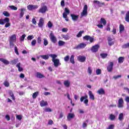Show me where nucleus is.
Segmentation results:
<instances>
[{
  "label": "nucleus",
  "instance_id": "obj_1",
  "mask_svg": "<svg viewBox=\"0 0 129 129\" xmlns=\"http://www.w3.org/2000/svg\"><path fill=\"white\" fill-rule=\"evenodd\" d=\"M49 57L52 58V61L53 62V65L54 67H58V66L61 65V63H60V60L57 58V55L55 54H50Z\"/></svg>",
  "mask_w": 129,
  "mask_h": 129
},
{
  "label": "nucleus",
  "instance_id": "obj_2",
  "mask_svg": "<svg viewBox=\"0 0 129 129\" xmlns=\"http://www.w3.org/2000/svg\"><path fill=\"white\" fill-rule=\"evenodd\" d=\"M5 28L11 27V23H10V18L6 17L5 19H0V25H5Z\"/></svg>",
  "mask_w": 129,
  "mask_h": 129
},
{
  "label": "nucleus",
  "instance_id": "obj_3",
  "mask_svg": "<svg viewBox=\"0 0 129 129\" xmlns=\"http://www.w3.org/2000/svg\"><path fill=\"white\" fill-rule=\"evenodd\" d=\"M16 40H17V37L15 34L12 35L10 37L9 43L11 48H14V46H15L14 43H16Z\"/></svg>",
  "mask_w": 129,
  "mask_h": 129
},
{
  "label": "nucleus",
  "instance_id": "obj_4",
  "mask_svg": "<svg viewBox=\"0 0 129 129\" xmlns=\"http://www.w3.org/2000/svg\"><path fill=\"white\" fill-rule=\"evenodd\" d=\"M70 14V10L68 9L67 8H64V12L62 14V17L63 19H65V20L67 22L69 21V18H68V15Z\"/></svg>",
  "mask_w": 129,
  "mask_h": 129
},
{
  "label": "nucleus",
  "instance_id": "obj_5",
  "mask_svg": "<svg viewBox=\"0 0 129 129\" xmlns=\"http://www.w3.org/2000/svg\"><path fill=\"white\" fill-rule=\"evenodd\" d=\"M49 38L52 43H53V44H56V43H57V38L56 37V36H55L54 33H53V32H51L50 33Z\"/></svg>",
  "mask_w": 129,
  "mask_h": 129
},
{
  "label": "nucleus",
  "instance_id": "obj_6",
  "mask_svg": "<svg viewBox=\"0 0 129 129\" xmlns=\"http://www.w3.org/2000/svg\"><path fill=\"white\" fill-rule=\"evenodd\" d=\"M47 11H48V7L46 5L41 6V7L39 9L38 13H41V14H45Z\"/></svg>",
  "mask_w": 129,
  "mask_h": 129
},
{
  "label": "nucleus",
  "instance_id": "obj_7",
  "mask_svg": "<svg viewBox=\"0 0 129 129\" xmlns=\"http://www.w3.org/2000/svg\"><path fill=\"white\" fill-rule=\"evenodd\" d=\"M87 98H88V96H87V95L81 97L80 98L81 102H83L84 101V103H85V104H86V106L88 105V100L87 99Z\"/></svg>",
  "mask_w": 129,
  "mask_h": 129
},
{
  "label": "nucleus",
  "instance_id": "obj_8",
  "mask_svg": "<svg viewBox=\"0 0 129 129\" xmlns=\"http://www.w3.org/2000/svg\"><path fill=\"white\" fill-rule=\"evenodd\" d=\"M107 70L108 72H112V70H113V62H109V64L107 67Z\"/></svg>",
  "mask_w": 129,
  "mask_h": 129
},
{
  "label": "nucleus",
  "instance_id": "obj_9",
  "mask_svg": "<svg viewBox=\"0 0 129 129\" xmlns=\"http://www.w3.org/2000/svg\"><path fill=\"white\" fill-rule=\"evenodd\" d=\"M39 8L38 5H29L27 6V9L29 11H33V10H37Z\"/></svg>",
  "mask_w": 129,
  "mask_h": 129
},
{
  "label": "nucleus",
  "instance_id": "obj_10",
  "mask_svg": "<svg viewBox=\"0 0 129 129\" xmlns=\"http://www.w3.org/2000/svg\"><path fill=\"white\" fill-rule=\"evenodd\" d=\"M88 9V7L86 5H85L84 7L83 12L81 14L82 17H84V16H87Z\"/></svg>",
  "mask_w": 129,
  "mask_h": 129
},
{
  "label": "nucleus",
  "instance_id": "obj_11",
  "mask_svg": "<svg viewBox=\"0 0 129 129\" xmlns=\"http://www.w3.org/2000/svg\"><path fill=\"white\" fill-rule=\"evenodd\" d=\"M84 40H86V41H90V43H93L94 41V38L93 37H91L89 35H86L83 37Z\"/></svg>",
  "mask_w": 129,
  "mask_h": 129
},
{
  "label": "nucleus",
  "instance_id": "obj_12",
  "mask_svg": "<svg viewBox=\"0 0 129 129\" xmlns=\"http://www.w3.org/2000/svg\"><path fill=\"white\" fill-rule=\"evenodd\" d=\"M86 47V44L84 43H81L79 44H78L75 49H84Z\"/></svg>",
  "mask_w": 129,
  "mask_h": 129
},
{
  "label": "nucleus",
  "instance_id": "obj_13",
  "mask_svg": "<svg viewBox=\"0 0 129 129\" xmlns=\"http://www.w3.org/2000/svg\"><path fill=\"white\" fill-rule=\"evenodd\" d=\"M118 107L119 108L123 107V99L122 98L119 99L118 101Z\"/></svg>",
  "mask_w": 129,
  "mask_h": 129
},
{
  "label": "nucleus",
  "instance_id": "obj_14",
  "mask_svg": "<svg viewBox=\"0 0 129 129\" xmlns=\"http://www.w3.org/2000/svg\"><path fill=\"white\" fill-rule=\"evenodd\" d=\"M44 18L41 17L38 22V27L39 28H43V26H44Z\"/></svg>",
  "mask_w": 129,
  "mask_h": 129
},
{
  "label": "nucleus",
  "instance_id": "obj_15",
  "mask_svg": "<svg viewBox=\"0 0 129 129\" xmlns=\"http://www.w3.org/2000/svg\"><path fill=\"white\" fill-rule=\"evenodd\" d=\"M78 60L79 61V62L83 63V62H85L86 60V57L82 55H79L78 56Z\"/></svg>",
  "mask_w": 129,
  "mask_h": 129
},
{
  "label": "nucleus",
  "instance_id": "obj_16",
  "mask_svg": "<svg viewBox=\"0 0 129 129\" xmlns=\"http://www.w3.org/2000/svg\"><path fill=\"white\" fill-rule=\"evenodd\" d=\"M75 117V114L72 113H69L67 116V119L69 121L71 120L72 118H74Z\"/></svg>",
  "mask_w": 129,
  "mask_h": 129
},
{
  "label": "nucleus",
  "instance_id": "obj_17",
  "mask_svg": "<svg viewBox=\"0 0 129 129\" xmlns=\"http://www.w3.org/2000/svg\"><path fill=\"white\" fill-rule=\"evenodd\" d=\"M0 61L5 65H9L10 64V61L4 58H0Z\"/></svg>",
  "mask_w": 129,
  "mask_h": 129
},
{
  "label": "nucleus",
  "instance_id": "obj_18",
  "mask_svg": "<svg viewBox=\"0 0 129 129\" xmlns=\"http://www.w3.org/2000/svg\"><path fill=\"white\" fill-rule=\"evenodd\" d=\"M71 17L73 21H74V22H76V21H77V20H78V18H79V15H75V14H71Z\"/></svg>",
  "mask_w": 129,
  "mask_h": 129
},
{
  "label": "nucleus",
  "instance_id": "obj_19",
  "mask_svg": "<svg viewBox=\"0 0 129 129\" xmlns=\"http://www.w3.org/2000/svg\"><path fill=\"white\" fill-rule=\"evenodd\" d=\"M98 93L100 95H104L105 94V91L103 88H101L98 90Z\"/></svg>",
  "mask_w": 129,
  "mask_h": 129
},
{
  "label": "nucleus",
  "instance_id": "obj_20",
  "mask_svg": "<svg viewBox=\"0 0 129 129\" xmlns=\"http://www.w3.org/2000/svg\"><path fill=\"white\" fill-rule=\"evenodd\" d=\"M40 105L41 107H44V106H48V102L47 101L42 100L40 102Z\"/></svg>",
  "mask_w": 129,
  "mask_h": 129
},
{
  "label": "nucleus",
  "instance_id": "obj_21",
  "mask_svg": "<svg viewBox=\"0 0 129 129\" xmlns=\"http://www.w3.org/2000/svg\"><path fill=\"white\" fill-rule=\"evenodd\" d=\"M108 44L109 46H112V45H114V41H112V38H111V37L108 38Z\"/></svg>",
  "mask_w": 129,
  "mask_h": 129
},
{
  "label": "nucleus",
  "instance_id": "obj_22",
  "mask_svg": "<svg viewBox=\"0 0 129 129\" xmlns=\"http://www.w3.org/2000/svg\"><path fill=\"white\" fill-rule=\"evenodd\" d=\"M91 50L93 53H96L97 52V44L93 46Z\"/></svg>",
  "mask_w": 129,
  "mask_h": 129
},
{
  "label": "nucleus",
  "instance_id": "obj_23",
  "mask_svg": "<svg viewBox=\"0 0 129 129\" xmlns=\"http://www.w3.org/2000/svg\"><path fill=\"white\" fill-rule=\"evenodd\" d=\"M26 11V9L25 8H22L20 9V18H23L24 17V15L25 14V12Z\"/></svg>",
  "mask_w": 129,
  "mask_h": 129
},
{
  "label": "nucleus",
  "instance_id": "obj_24",
  "mask_svg": "<svg viewBox=\"0 0 129 129\" xmlns=\"http://www.w3.org/2000/svg\"><path fill=\"white\" fill-rule=\"evenodd\" d=\"M36 77L37 78H45V76L42 74H41L40 72H37L36 73Z\"/></svg>",
  "mask_w": 129,
  "mask_h": 129
},
{
  "label": "nucleus",
  "instance_id": "obj_25",
  "mask_svg": "<svg viewBox=\"0 0 129 129\" xmlns=\"http://www.w3.org/2000/svg\"><path fill=\"white\" fill-rule=\"evenodd\" d=\"M18 62H19V58L11 60L10 63L11 64V65H16V64H17Z\"/></svg>",
  "mask_w": 129,
  "mask_h": 129
},
{
  "label": "nucleus",
  "instance_id": "obj_26",
  "mask_svg": "<svg viewBox=\"0 0 129 129\" xmlns=\"http://www.w3.org/2000/svg\"><path fill=\"white\" fill-rule=\"evenodd\" d=\"M124 20L127 23H129V10L126 12Z\"/></svg>",
  "mask_w": 129,
  "mask_h": 129
},
{
  "label": "nucleus",
  "instance_id": "obj_27",
  "mask_svg": "<svg viewBox=\"0 0 129 129\" xmlns=\"http://www.w3.org/2000/svg\"><path fill=\"white\" fill-rule=\"evenodd\" d=\"M89 95L90 97V99H91L92 100H94V95L93 94H92V92L91 91H89Z\"/></svg>",
  "mask_w": 129,
  "mask_h": 129
},
{
  "label": "nucleus",
  "instance_id": "obj_28",
  "mask_svg": "<svg viewBox=\"0 0 129 129\" xmlns=\"http://www.w3.org/2000/svg\"><path fill=\"white\" fill-rule=\"evenodd\" d=\"M61 37L66 41H67V40H69V39H70V36H69V35L68 34H67V35L63 34L61 35Z\"/></svg>",
  "mask_w": 129,
  "mask_h": 129
},
{
  "label": "nucleus",
  "instance_id": "obj_29",
  "mask_svg": "<svg viewBox=\"0 0 129 129\" xmlns=\"http://www.w3.org/2000/svg\"><path fill=\"white\" fill-rule=\"evenodd\" d=\"M49 56H50V54L40 55V57L44 60H48V59H49Z\"/></svg>",
  "mask_w": 129,
  "mask_h": 129
},
{
  "label": "nucleus",
  "instance_id": "obj_30",
  "mask_svg": "<svg viewBox=\"0 0 129 129\" xmlns=\"http://www.w3.org/2000/svg\"><path fill=\"white\" fill-rule=\"evenodd\" d=\"M70 61L72 64H75V61H74V55H72L70 57Z\"/></svg>",
  "mask_w": 129,
  "mask_h": 129
},
{
  "label": "nucleus",
  "instance_id": "obj_31",
  "mask_svg": "<svg viewBox=\"0 0 129 129\" xmlns=\"http://www.w3.org/2000/svg\"><path fill=\"white\" fill-rule=\"evenodd\" d=\"M119 33H121V32H123L124 31V26L122 24L119 25Z\"/></svg>",
  "mask_w": 129,
  "mask_h": 129
},
{
  "label": "nucleus",
  "instance_id": "obj_32",
  "mask_svg": "<svg viewBox=\"0 0 129 129\" xmlns=\"http://www.w3.org/2000/svg\"><path fill=\"white\" fill-rule=\"evenodd\" d=\"M16 67L18 68V71H19V72H22V71H23V69L21 68V63L19 62L17 63L16 65Z\"/></svg>",
  "mask_w": 129,
  "mask_h": 129
},
{
  "label": "nucleus",
  "instance_id": "obj_33",
  "mask_svg": "<svg viewBox=\"0 0 129 129\" xmlns=\"http://www.w3.org/2000/svg\"><path fill=\"white\" fill-rule=\"evenodd\" d=\"M97 6L98 7L101 8V7H103L105 6V3H101V2H100L99 1H97Z\"/></svg>",
  "mask_w": 129,
  "mask_h": 129
},
{
  "label": "nucleus",
  "instance_id": "obj_34",
  "mask_svg": "<svg viewBox=\"0 0 129 129\" xmlns=\"http://www.w3.org/2000/svg\"><path fill=\"white\" fill-rule=\"evenodd\" d=\"M9 95L12 97L13 100H16V98H15V96L14 95V93H13V91H10L9 92Z\"/></svg>",
  "mask_w": 129,
  "mask_h": 129
},
{
  "label": "nucleus",
  "instance_id": "obj_35",
  "mask_svg": "<svg viewBox=\"0 0 129 129\" xmlns=\"http://www.w3.org/2000/svg\"><path fill=\"white\" fill-rule=\"evenodd\" d=\"M58 44L59 47H62V46H64L66 43L64 41H63L62 40H59L58 42Z\"/></svg>",
  "mask_w": 129,
  "mask_h": 129
},
{
  "label": "nucleus",
  "instance_id": "obj_36",
  "mask_svg": "<svg viewBox=\"0 0 129 129\" xmlns=\"http://www.w3.org/2000/svg\"><path fill=\"white\" fill-rule=\"evenodd\" d=\"M64 85L66 87H69L70 86V82L69 81H65L64 82Z\"/></svg>",
  "mask_w": 129,
  "mask_h": 129
},
{
  "label": "nucleus",
  "instance_id": "obj_37",
  "mask_svg": "<svg viewBox=\"0 0 129 129\" xmlns=\"http://www.w3.org/2000/svg\"><path fill=\"white\" fill-rule=\"evenodd\" d=\"M38 95H39V92H35L32 95V98L33 99L37 98V96H38Z\"/></svg>",
  "mask_w": 129,
  "mask_h": 129
},
{
  "label": "nucleus",
  "instance_id": "obj_38",
  "mask_svg": "<svg viewBox=\"0 0 129 129\" xmlns=\"http://www.w3.org/2000/svg\"><path fill=\"white\" fill-rule=\"evenodd\" d=\"M100 23L103 24V26H105L106 25V20L104 18H101Z\"/></svg>",
  "mask_w": 129,
  "mask_h": 129
},
{
  "label": "nucleus",
  "instance_id": "obj_39",
  "mask_svg": "<svg viewBox=\"0 0 129 129\" xmlns=\"http://www.w3.org/2000/svg\"><path fill=\"white\" fill-rule=\"evenodd\" d=\"M118 63H123V61H124V57L122 56H120L118 58Z\"/></svg>",
  "mask_w": 129,
  "mask_h": 129
},
{
  "label": "nucleus",
  "instance_id": "obj_40",
  "mask_svg": "<svg viewBox=\"0 0 129 129\" xmlns=\"http://www.w3.org/2000/svg\"><path fill=\"white\" fill-rule=\"evenodd\" d=\"M3 84L5 86V87H9L10 86V83H9V81L8 80H6L3 83Z\"/></svg>",
  "mask_w": 129,
  "mask_h": 129
},
{
  "label": "nucleus",
  "instance_id": "obj_41",
  "mask_svg": "<svg viewBox=\"0 0 129 129\" xmlns=\"http://www.w3.org/2000/svg\"><path fill=\"white\" fill-rule=\"evenodd\" d=\"M118 119L119 120H120V121L123 120V113H121L119 114Z\"/></svg>",
  "mask_w": 129,
  "mask_h": 129
},
{
  "label": "nucleus",
  "instance_id": "obj_42",
  "mask_svg": "<svg viewBox=\"0 0 129 129\" xmlns=\"http://www.w3.org/2000/svg\"><path fill=\"white\" fill-rule=\"evenodd\" d=\"M9 8L13 11H17L18 10V7H15V6H10Z\"/></svg>",
  "mask_w": 129,
  "mask_h": 129
},
{
  "label": "nucleus",
  "instance_id": "obj_43",
  "mask_svg": "<svg viewBox=\"0 0 129 129\" xmlns=\"http://www.w3.org/2000/svg\"><path fill=\"white\" fill-rule=\"evenodd\" d=\"M43 44L44 46H47L48 44H49V42H48V40H47V38H43Z\"/></svg>",
  "mask_w": 129,
  "mask_h": 129
},
{
  "label": "nucleus",
  "instance_id": "obj_44",
  "mask_svg": "<svg viewBox=\"0 0 129 129\" xmlns=\"http://www.w3.org/2000/svg\"><path fill=\"white\" fill-rule=\"evenodd\" d=\"M109 119L110 120H113L114 119H115V116L112 114H110L109 115Z\"/></svg>",
  "mask_w": 129,
  "mask_h": 129
},
{
  "label": "nucleus",
  "instance_id": "obj_45",
  "mask_svg": "<svg viewBox=\"0 0 129 129\" xmlns=\"http://www.w3.org/2000/svg\"><path fill=\"white\" fill-rule=\"evenodd\" d=\"M107 53H101L100 54V56L102 58V59H105L107 57Z\"/></svg>",
  "mask_w": 129,
  "mask_h": 129
},
{
  "label": "nucleus",
  "instance_id": "obj_46",
  "mask_svg": "<svg viewBox=\"0 0 129 129\" xmlns=\"http://www.w3.org/2000/svg\"><path fill=\"white\" fill-rule=\"evenodd\" d=\"M69 59H70V56L67 55L64 57V61H65V62H68V61H69Z\"/></svg>",
  "mask_w": 129,
  "mask_h": 129
},
{
  "label": "nucleus",
  "instance_id": "obj_47",
  "mask_svg": "<svg viewBox=\"0 0 129 129\" xmlns=\"http://www.w3.org/2000/svg\"><path fill=\"white\" fill-rule=\"evenodd\" d=\"M3 15L5 16V17H10L11 16V14L7 11H4L3 12Z\"/></svg>",
  "mask_w": 129,
  "mask_h": 129
},
{
  "label": "nucleus",
  "instance_id": "obj_48",
  "mask_svg": "<svg viewBox=\"0 0 129 129\" xmlns=\"http://www.w3.org/2000/svg\"><path fill=\"white\" fill-rule=\"evenodd\" d=\"M84 33V31H80L78 34L77 35V38H80V37L82 36V33Z\"/></svg>",
  "mask_w": 129,
  "mask_h": 129
},
{
  "label": "nucleus",
  "instance_id": "obj_49",
  "mask_svg": "<svg viewBox=\"0 0 129 129\" xmlns=\"http://www.w3.org/2000/svg\"><path fill=\"white\" fill-rule=\"evenodd\" d=\"M47 27L51 29V28H52V27H53V24L52 23V22H51V21H49L47 23Z\"/></svg>",
  "mask_w": 129,
  "mask_h": 129
},
{
  "label": "nucleus",
  "instance_id": "obj_50",
  "mask_svg": "<svg viewBox=\"0 0 129 129\" xmlns=\"http://www.w3.org/2000/svg\"><path fill=\"white\" fill-rule=\"evenodd\" d=\"M88 73L89 74V75H91L92 74V70L91 69V67H89L88 68Z\"/></svg>",
  "mask_w": 129,
  "mask_h": 129
},
{
  "label": "nucleus",
  "instance_id": "obj_51",
  "mask_svg": "<svg viewBox=\"0 0 129 129\" xmlns=\"http://www.w3.org/2000/svg\"><path fill=\"white\" fill-rule=\"evenodd\" d=\"M44 111L45 112H51L52 111V109L50 108H46L44 109Z\"/></svg>",
  "mask_w": 129,
  "mask_h": 129
},
{
  "label": "nucleus",
  "instance_id": "obj_52",
  "mask_svg": "<svg viewBox=\"0 0 129 129\" xmlns=\"http://www.w3.org/2000/svg\"><path fill=\"white\" fill-rule=\"evenodd\" d=\"M106 129H114V124H110L109 125Z\"/></svg>",
  "mask_w": 129,
  "mask_h": 129
},
{
  "label": "nucleus",
  "instance_id": "obj_53",
  "mask_svg": "<svg viewBox=\"0 0 129 129\" xmlns=\"http://www.w3.org/2000/svg\"><path fill=\"white\" fill-rule=\"evenodd\" d=\"M25 38H26V34L22 35V36L20 37V41L21 42H23V41L25 40Z\"/></svg>",
  "mask_w": 129,
  "mask_h": 129
},
{
  "label": "nucleus",
  "instance_id": "obj_54",
  "mask_svg": "<svg viewBox=\"0 0 129 129\" xmlns=\"http://www.w3.org/2000/svg\"><path fill=\"white\" fill-rule=\"evenodd\" d=\"M37 43V40L36 39H34L31 42L32 46H36V43Z\"/></svg>",
  "mask_w": 129,
  "mask_h": 129
},
{
  "label": "nucleus",
  "instance_id": "obj_55",
  "mask_svg": "<svg viewBox=\"0 0 129 129\" xmlns=\"http://www.w3.org/2000/svg\"><path fill=\"white\" fill-rule=\"evenodd\" d=\"M113 78L116 80V79H118V78H121V75L114 76L113 77Z\"/></svg>",
  "mask_w": 129,
  "mask_h": 129
},
{
  "label": "nucleus",
  "instance_id": "obj_56",
  "mask_svg": "<svg viewBox=\"0 0 129 129\" xmlns=\"http://www.w3.org/2000/svg\"><path fill=\"white\" fill-rule=\"evenodd\" d=\"M16 118L17 119H18V120H22V118H23V117H22V115H17L16 116Z\"/></svg>",
  "mask_w": 129,
  "mask_h": 129
},
{
  "label": "nucleus",
  "instance_id": "obj_57",
  "mask_svg": "<svg viewBox=\"0 0 129 129\" xmlns=\"http://www.w3.org/2000/svg\"><path fill=\"white\" fill-rule=\"evenodd\" d=\"M41 42H42V38H41V37H38L37 38V43L38 44H41Z\"/></svg>",
  "mask_w": 129,
  "mask_h": 129
},
{
  "label": "nucleus",
  "instance_id": "obj_58",
  "mask_svg": "<svg viewBox=\"0 0 129 129\" xmlns=\"http://www.w3.org/2000/svg\"><path fill=\"white\" fill-rule=\"evenodd\" d=\"M33 39H34V36L33 35H29L27 37V40H29L30 41H31V40H33Z\"/></svg>",
  "mask_w": 129,
  "mask_h": 129
},
{
  "label": "nucleus",
  "instance_id": "obj_59",
  "mask_svg": "<svg viewBox=\"0 0 129 129\" xmlns=\"http://www.w3.org/2000/svg\"><path fill=\"white\" fill-rule=\"evenodd\" d=\"M60 6L62 7H65V1H64V0L61 1Z\"/></svg>",
  "mask_w": 129,
  "mask_h": 129
},
{
  "label": "nucleus",
  "instance_id": "obj_60",
  "mask_svg": "<svg viewBox=\"0 0 129 129\" xmlns=\"http://www.w3.org/2000/svg\"><path fill=\"white\" fill-rule=\"evenodd\" d=\"M32 23L33 25H37V21H36V19L33 18L32 20Z\"/></svg>",
  "mask_w": 129,
  "mask_h": 129
},
{
  "label": "nucleus",
  "instance_id": "obj_61",
  "mask_svg": "<svg viewBox=\"0 0 129 129\" xmlns=\"http://www.w3.org/2000/svg\"><path fill=\"white\" fill-rule=\"evenodd\" d=\"M5 118L7 119L8 121L11 120V117H10L9 115H6L5 116Z\"/></svg>",
  "mask_w": 129,
  "mask_h": 129
},
{
  "label": "nucleus",
  "instance_id": "obj_62",
  "mask_svg": "<svg viewBox=\"0 0 129 129\" xmlns=\"http://www.w3.org/2000/svg\"><path fill=\"white\" fill-rule=\"evenodd\" d=\"M15 52L17 55H19V51L18 50V47H15Z\"/></svg>",
  "mask_w": 129,
  "mask_h": 129
},
{
  "label": "nucleus",
  "instance_id": "obj_63",
  "mask_svg": "<svg viewBox=\"0 0 129 129\" xmlns=\"http://www.w3.org/2000/svg\"><path fill=\"white\" fill-rule=\"evenodd\" d=\"M53 123H54V122H53V120H52L51 119L49 120V121L48 122V124L52 125Z\"/></svg>",
  "mask_w": 129,
  "mask_h": 129
},
{
  "label": "nucleus",
  "instance_id": "obj_64",
  "mask_svg": "<svg viewBox=\"0 0 129 129\" xmlns=\"http://www.w3.org/2000/svg\"><path fill=\"white\" fill-rule=\"evenodd\" d=\"M125 101H126V102H127V103H129V97L127 96L125 97Z\"/></svg>",
  "mask_w": 129,
  "mask_h": 129
}]
</instances>
